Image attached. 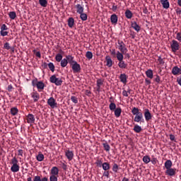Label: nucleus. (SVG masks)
Masks as SVG:
<instances>
[{"instance_id": "nucleus-1", "label": "nucleus", "mask_w": 181, "mask_h": 181, "mask_svg": "<svg viewBox=\"0 0 181 181\" xmlns=\"http://www.w3.org/2000/svg\"><path fill=\"white\" fill-rule=\"evenodd\" d=\"M132 114L134 116V122H138L139 124H141L145 122V119H144V114L141 112V110L138 107H133L132 110Z\"/></svg>"}, {"instance_id": "nucleus-2", "label": "nucleus", "mask_w": 181, "mask_h": 181, "mask_svg": "<svg viewBox=\"0 0 181 181\" xmlns=\"http://www.w3.org/2000/svg\"><path fill=\"white\" fill-rule=\"evenodd\" d=\"M117 59L119 62L117 66L119 69H127L128 67V64L124 61V55L119 51L117 52Z\"/></svg>"}, {"instance_id": "nucleus-3", "label": "nucleus", "mask_w": 181, "mask_h": 181, "mask_svg": "<svg viewBox=\"0 0 181 181\" xmlns=\"http://www.w3.org/2000/svg\"><path fill=\"white\" fill-rule=\"evenodd\" d=\"M18 163H19L18 158H16V157H13L11 159V164H13V165L11 167V170L13 173H16L21 168L19 167V165H18Z\"/></svg>"}, {"instance_id": "nucleus-4", "label": "nucleus", "mask_w": 181, "mask_h": 181, "mask_svg": "<svg viewBox=\"0 0 181 181\" xmlns=\"http://www.w3.org/2000/svg\"><path fill=\"white\" fill-rule=\"evenodd\" d=\"M32 86L33 87H37L39 92L42 91V90H45V83L38 81L37 78L33 79L32 81Z\"/></svg>"}, {"instance_id": "nucleus-5", "label": "nucleus", "mask_w": 181, "mask_h": 181, "mask_svg": "<svg viewBox=\"0 0 181 181\" xmlns=\"http://www.w3.org/2000/svg\"><path fill=\"white\" fill-rule=\"evenodd\" d=\"M117 45H119L118 49L119 50V53H121L122 56H124V54H125V53L128 52V49L125 45V43H124V41L118 40Z\"/></svg>"}, {"instance_id": "nucleus-6", "label": "nucleus", "mask_w": 181, "mask_h": 181, "mask_svg": "<svg viewBox=\"0 0 181 181\" xmlns=\"http://www.w3.org/2000/svg\"><path fill=\"white\" fill-rule=\"evenodd\" d=\"M49 81L52 83V84H55V86H62V84H63L62 78L56 77V75L51 76Z\"/></svg>"}, {"instance_id": "nucleus-7", "label": "nucleus", "mask_w": 181, "mask_h": 181, "mask_svg": "<svg viewBox=\"0 0 181 181\" xmlns=\"http://www.w3.org/2000/svg\"><path fill=\"white\" fill-rule=\"evenodd\" d=\"M71 67L73 73H80L81 71V66L77 63V62H74V64H71Z\"/></svg>"}, {"instance_id": "nucleus-8", "label": "nucleus", "mask_w": 181, "mask_h": 181, "mask_svg": "<svg viewBox=\"0 0 181 181\" xmlns=\"http://www.w3.org/2000/svg\"><path fill=\"white\" fill-rule=\"evenodd\" d=\"M171 49L173 53H176L179 50V42L175 40H173L172 43L170 44Z\"/></svg>"}, {"instance_id": "nucleus-9", "label": "nucleus", "mask_w": 181, "mask_h": 181, "mask_svg": "<svg viewBox=\"0 0 181 181\" xmlns=\"http://www.w3.org/2000/svg\"><path fill=\"white\" fill-rule=\"evenodd\" d=\"M65 156L68 160H73V158H74V152L70 149H66L65 150Z\"/></svg>"}, {"instance_id": "nucleus-10", "label": "nucleus", "mask_w": 181, "mask_h": 181, "mask_svg": "<svg viewBox=\"0 0 181 181\" xmlns=\"http://www.w3.org/2000/svg\"><path fill=\"white\" fill-rule=\"evenodd\" d=\"M47 104L52 108H56V107H57V103H56V100L53 97H51L47 100Z\"/></svg>"}, {"instance_id": "nucleus-11", "label": "nucleus", "mask_w": 181, "mask_h": 181, "mask_svg": "<svg viewBox=\"0 0 181 181\" xmlns=\"http://www.w3.org/2000/svg\"><path fill=\"white\" fill-rule=\"evenodd\" d=\"M177 169L176 168H168V170H166L165 171V174L167 175V176H171V177H173V176H176V172H177Z\"/></svg>"}, {"instance_id": "nucleus-12", "label": "nucleus", "mask_w": 181, "mask_h": 181, "mask_svg": "<svg viewBox=\"0 0 181 181\" xmlns=\"http://www.w3.org/2000/svg\"><path fill=\"white\" fill-rule=\"evenodd\" d=\"M171 73L173 76H181V67L177 66H173Z\"/></svg>"}, {"instance_id": "nucleus-13", "label": "nucleus", "mask_w": 181, "mask_h": 181, "mask_svg": "<svg viewBox=\"0 0 181 181\" xmlns=\"http://www.w3.org/2000/svg\"><path fill=\"white\" fill-rule=\"evenodd\" d=\"M144 118L146 121V122L151 121L152 119V114L151 113V111H149V109H145L144 110Z\"/></svg>"}, {"instance_id": "nucleus-14", "label": "nucleus", "mask_w": 181, "mask_h": 181, "mask_svg": "<svg viewBox=\"0 0 181 181\" xmlns=\"http://www.w3.org/2000/svg\"><path fill=\"white\" fill-rule=\"evenodd\" d=\"M119 78L123 84H127V80H128V76L125 74H121L120 76H119Z\"/></svg>"}, {"instance_id": "nucleus-15", "label": "nucleus", "mask_w": 181, "mask_h": 181, "mask_svg": "<svg viewBox=\"0 0 181 181\" xmlns=\"http://www.w3.org/2000/svg\"><path fill=\"white\" fill-rule=\"evenodd\" d=\"M160 2L164 9H169V7L170 6L169 0H160Z\"/></svg>"}, {"instance_id": "nucleus-16", "label": "nucleus", "mask_w": 181, "mask_h": 181, "mask_svg": "<svg viewBox=\"0 0 181 181\" xmlns=\"http://www.w3.org/2000/svg\"><path fill=\"white\" fill-rule=\"evenodd\" d=\"M104 84V80L102 78H98L96 81V86H97V91L100 93L101 91V86Z\"/></svg>"}, {"instance_id": "nucleus-17", "label": "nucleus", "mask_w": 181, "mask_h": 181, "mask_svg": "<svg viewBox=\"0 0 181 181\" xmlns=\"http://www.w3.org/2000/svg\"><path fill=\"white\" fill-rule=\"evenodd\" d=\"M26 117L28 124H35V115L28 114Z\"/></svg>"}, {"instance_id": "nucleus-18", "label": "nucleus", "mask_w": 181, "mask_h": 181, "mask_svg": "<svg viewBox=\"0 0 181 181\" xmlns=\"http://www.w3.org/2000/svg\"><path fill=\"white\" fill-rule=\"evenodd\" d=\"M131 26L133 29H134V30H136V32H139V30H141V26L138 25L136 21L132 22Z\"/></svg>"}, {"instance_id": "nucleus-19", "label": "nucleus", "mask_w": 181, "mask_h": 181, "mask_svg": "<svg viewBox=\"0 0 181 181\" xmlns=\"http://www.w3.org/2000/svg\"><path fill=\"white\" fill-rule=\"evenodd\" d=\"M31 97L33 98L34 103H37V101H39V98H40V95L35 91L31 93Z\"/></svg>"}, {"instance_id": "nucleus-20", "label": "nucleus", "mask_w": 181, "mask_h": 181, "mask_svg": "<svg viewBox=\"0 0 181 181\" xmlns=\"http://www.w3.org/2000/svg\"><path fill=\"white\" fill-rule=\"evenodd\" d=\"M50 175L52 176H59V168L56 166L51 169Z\"/></svg>"}, {"instance_id": "nucleus-21", "label": "nucleus", "mask_w": 181, "mask_h": 181, "mask_svg": "<svg viewBox=\"0 0 181 181\" xmlns=\"http://www.w3.org/2000/svg\"><path fill=\"white\" fill-rule=\"evenodd\" d=\"M172 166H173V163H172V160H167L164 163V168L168 170V169H171Z\"/></svg>"}, {"instance_id": "nucleus-22", "label": "nucleus", "mask_w": 181, "mask_h": 181, "mask_svg": "<svg viewBox=\"0 0 181 181\" xmlns=\"http://www.w3.org/2000/svg\"><path fill=\"white\" fill-rule=\"evenodd\" d=\"M110 21L112 25H117L118 23V16L116 14H112L110 16Z\"/></svg>"}, {"instance_id": "nucleus-23", "label": "nucleus", "mask_w": 181, "mask_h": 181, "mask_svg": "<svg viewBox=\"0 0 181 181\" xmlns=\"http://www.w3.org/2000/svg\"><path fill=\"white\" fill-rule=\"evenodd\" d=\"M66 59L67 60L68 63L71 66V64L76 63V61L74 60V57L71 55L66 56Z\"/></svg>"}, {"instance_id": "nucleus-24", "label": "nucleus", "mask_w": 181, "mask_h": 181, "mask_svg": "<svg viewBox=\"0 0 181 181\" xmlns=\"http://www.w3.org/2000/svg\"><path fill=\"white\" fill-rule=\"evenodd\" d=\"M105 60H106V66L107 67H112V59H111V57L107 56L105 57Z\"/></svg>"}, {"instance_id": "nucleus-25", "label": "nucleus", "mask_w": 181, "mask_h": 181, "mask_svg": "<svg viewBox=\"0 0 181 181\" xmlns=\"http://www.w3.org/2000/svg\"><path fill=\"white\" fill-rule=\"evenodd\" d=\"M33 181H49L47 177H44L42 178L40 177L39 175H36L33 178Z\"/></svg>"}, {"instance_id": "nucleus-26", "label": "nucleus", "mask_w": 181, "mask_h": 181, "mask_svg": "<svg viewBox=\"0 0 181 181\" xmlns=\"http://www.w3.org/2000/svg\"><path fill=\"white\" fill-rule=\"evenodd\" d=\"M122 112V109L121 107H117L115 110V116L116 118H119L121 117V113Z\"/></svg>"}, {"instance_id": "nucleus-27", "label": "nucleus", "mask_w": 181, "mask_h": 181, "mask_svg": "<svg viewBox=\"0 0 181 181\" xmlns=\"http://www.w3.org/2000/svg\"><path fill=\"white\" fill-rule=\"evenodd\" d=\"M75 7L77 9V13H83V12H84V7H83V6H81V4H76Z\"/></svg>"}, {"instance_id": "nucleus-28", "label": "nucleus", "mask_w": 181, "mask_h": 181, "mask_svg": "<svg viewBox=\"0 0 181 181\" xmlns=\"http://www.w3.org/2000/svg\"><path fill=\"white\" fill-rule=\"evenodd\" d=\"M125 16L127 19H132V16H134V14L132 13V11H131V10H126L125 13Z\"/></svg>"}, {"instance_id": "nucleus-29", "label": "nucleus", "mask_w": 181, "mask_h": 181, "mask_svg": "<svg viewBox=\"0 0 181 181\" xmlns=\"http://www.w3.org/2000/svg\"><path fill=\"white\" fill-rule=\"evenodd\" d=\"M146 76L148 78H153V71H152V69H148L146 71Z\"/></svg>"}, {"instance_id": "nucleus-30", "label": "nucleus", "mask_w": 181, "mask_h": 181, "mask_svg": "<svg viewBox=\"0 0 181 181\" xmlns=\"http://www.w3.org/2000/svg\"><path fill=\"white\" fill-rule=\"evenodd\" d=\"M133 130L134 131V132H136V134H139V132H142V127H141V126L136 124L134 127Z\"/></svg>"}, {"instance_id": "nucleus-31", "label": "nucleus", "mask_w": 181, "mask_h": 181, "mask_svg": "<svg viewBox=\"0 0 181 181\" xmlns=\"http://www.w3.org/2000/svg\"><path fill=\"white\" fill-rule=\"evenodd\" d=\"M68 26H69V28H73V26H74V18H73V17L68 19Z\"/></svg>"}, {"instance_id": "nucleus-32", "label": "nucleus", "mask_w": 181, "mask_h": 181, "mask_svg": "<svg viewBox=\"0 0 181 181\" xmlns=\"http://www.w3.org/2000/svg\"><path fill=\"white\" fill-rule=\"evenodd\" d=\"M36 159L37 160H38V162H42L43 159H45V155H43V153H39L38 155L36 156Z\"/></svg>"}, {"instance_id": "nucleus-33", "label": "nucleus", "mask_w": 181, "mask_h": 181, "mask_svg": "<svg viewBox=\"0 0 181 181\" xmlns=\"http://www.w3.org/2000/svg\"><path fill=\"white\" fill-rule=\"evenodd\" d=\"M18 112H19V110H18V107H12L11 109V115L15 116V115H16L18 114Z\"/></svg>"}, {"instance_id": "nucleus-34", "label": "nucleus", "mask_w": 181, "mask_h": 181, "mask_svg": "<svg viewBox=\"0 0 181 181\" xmlns=\"http://www.w3.org/2000/svg\"><path fill=\"white\" fill-rule=\"evenodd\" d=\"M39 4L42 8L47 6V0H39Z\"/></svg>"}, {"instance_id": "nucleus-35", "label": "nucleus", "mask_w": 181, "mask_h": 181, "mask_svg": "<svg viewBox=\"0 0 181 181\" xmlns=\"http://www.w3.org/2000/svg\"><path fill=\"white\" fill-rule=\"evenodd\" d=\"M102 168L103 169V170H110V163H103V164L102 165Z\"/></svg>"}, {"instance_id": "nucleus-36", "label": "nucleus", "mask_w": 181, "mask_h": 181, "mask_svg": "<svg viewBox=\"0 0 181 181\" xmlns=\"http://www.w3.org/2000/svg\"><path fill=\"white\" fill-rule=\"evenodd\" d=\"M103 146L105 151H106V152H110V149H111V146H110L108 143H103Z\"/></svg>"}, {"instance_id": "nucleus-37", "label": "nucleus", "mask_w": 181, "mask_h": 181, "mask_svg": "<svg viewBox=\"0 0 181 181\" xmlns=\"http://www.w3.org/2000/svg\"><path fill=\"white\" fill-rule=\"evenodd\" d=\"M8 16L10 18V19H11L12 21H13V19H15L16 18V12L15 11H11L8 13Z\"/></svg>"}, {"instance_id": "nucleus-38", "label": "nucleus", "mask_w": 181, "mask_h": 181, "mask_svg": "<svg viewBox=\"0 0 181 181\" xmlns=\"http://www.w3.org/2000/svg\"><path fill=\"white\" fill-rule=\"evenodd\" d=\"M143 162H144V163H149V162H151V157H149V156H144L143 157Z\"/></svg>"}, {"instance_id": "nucleus-39", "label": "nucleus", "mask_w": 181, "mask_h": 181, "mask_svg": "<svg viewBox=\"0 0 181 181\" xmlns=\"http://www.w3.org/2000/svg\"><path fill=\"white\" fill-rule=\"evenodd\" d=\"M109 109L110 111H115L117 109V105L115 103H112L109 105Z\"/></svg>"}, {"instance_id": "nucleus-40", "label": "nucleus", "mask_w": 181, "mask_h": 181, "mask_svg": "<svg viewBox=\"0 0 181 181\" xmlns=\"http://www.w3.org/2000/svg\"><path fill=\"white\" fill-rule=\"evenodd\" d=\"M67 64H69V62L67 61L66 59H63L62 60H61V66L62 67H66V66H67Z\"/></svg>"}, {"instance_id": "nucleus-41", "label": "nucleus", "mask_w": 181, "mask_h": 181, "mask_svg": "<svg viewBox=\"0 0 181 181\" xmlns=\"http://www.w3.org/2000/svg\"><path fill=\"white\" fill-rule=\"evenodd\" d=\"M56 62H60L63 59V56L61 54H57L55 56Z\"/></svg>"}, {"instance_id": "nucleus-42", "label": "nucleus", "mask_w": 181, "mask_h": 181, "mask_svg": "<svg viewBox=\"0 0 181 181\" xmlns=\"http://www.w3.org/2000/svg\"><path fill=\"white\" fill-rule=\"evenodd\" d=\"M48 67H49V70H51V71L52 73L54 72V64H53V62H49L48 64Z\"/></svg>"}, {"instance_id": "nucleus-43", "label": "nucleus", "mask_w": 181, "mask_h": 181, "mask_svg": "<svg viewBox=\"0 0 181 181\" xmlns=\"http://www.w3.org/2000/svg\"><path fill=\"white\" fill-rule=\"evenodd\" d=\"M79 15L81 21H87V15L84 12L79 13Z\"/></svg>"}, {"instance_id": "nucleus-44", "label": "nucleus", "mask_w": 181, "mask_h": 181, "mask_svg": "<svg viewBox=\"0 0 181 181\" xmlns=\"http://www.w3.org/2000/svg\"><path fill=\"white\" fill-rule=\"evenodd\" d=\"M86 57H87L89 60H91V59H93V52L90 51L86 52Z\"/></svg>"}, {"instance_id": "nucleus-45", "label": "nucleus", "mask_w": 181, "mask_h": 181, "mask_svg": "<svg viewBox=\"0 0 181 181\" xmlns=\"http://www.w3.org/2000/svg\"><path fill=\"white\" fill-rule=\"evenodd\" d=\"M95 165H96V166H98L99 168L103 167V160H101L100 159L97 160L95 162Z\"/></svg>"}, {"instance_id": "nucleus-46", "label": "nucleus", "mask_w": 181, "mask_h": 181, "mask_svg": "<svg viewBox=\"0 0 181 181\" xmlns=\"http://www.w3.org/2000/svg\"><path fill=\"white\" fill-rule=\"evenodd\" d=\"M71 101H72V103H74V104H78V99H77V98L76 96H71Z\"/></svg>"}, {"instance_id": "nucleus-47", "label": "nucleus", "mask_w": 181, "mask_h": 181, "mask_svg": "<svg viewBox=\"0 0 181 181\" xmlns=\"http://www.w3.org/2000/svg\"><path fill=\"white\" fill-rule=\"evenodd\" d=\"M4 49H6V50H10L11 44H9V42H5L4 45Z\"/></svg>"}, {"instance_id": "nucleus-48", "label": "nucleus", "mask_w": 181, "mask_h": 181, "mask_svg": "<svg viewBox=\"0 0 181 181\" xmlns=\"http://www.w3.org/2000/svg\"><path fill=\"white\" fill-rule=\"evenodd\" d=\"M154 81L158 84H160V76L159 75H156V78H154Z\"/></svg>"}, {"instance_id": "nucleus-49", "label": "nucleus", "mask_w": 181, "mask_h": 181, "mask_svg": "<svg viewBox=\"0 0 181 181\" xmlns=\"http://www.w3.org/2000/svg\"><path fill=\"white\" fill-rule=\"evenodd\" d=\"M112 170L115 173H117V172H118V164H117V163L113 164Z\"/></svg>"}, {"instance_id": "nucleus-50", "label": "nucleus", "mask_w": 181, "mask_h": 181, "mask_svg": "<svg viewBox=\"0 0 181 181\" xmlns=\"http://www.w3.org/2000/svg\"><path fill=\"white\" fill-rule=\"evenodd\" d=\"M57 175H50L49 181H57Z\"/></svg>"}, {"instance_id": "nucleus-51", "label": "nucleus", "mask_w": 181, "mask_h": 181, "mask_svg": "<svg viewBox=\"0 0 181 181\" xmlns=\"http://www.w3.org/2000/svg\"><path fill=\"white\" fill-rule=\"evenodd\" d=\"M110 54L113 57L117 58V52L115 51V49H110Z\"/></svg>"}, {"instance_id": "nucleus-52", "label": "nucleus", "mask_w": 181, "mask_h": 181, "mask_svg": "<svg viewBox=\"0 0 181 181\" xmlns=\"http://www.w3.org/2000/svg\"><path fill=\"white\" fill-rule=\"evenodd\" d=\"M175 39L181 43V33H177V35L175 37Z\"/></svg>"}, {"instance_id": "nucleus-53", "label": "nucleus", "mask_w": 181, "mask_h": 181, "mask_svg": "<svg viewBox=\"0 0 181 181\" xmlns=\"http://www.w3.org/2000/svg\"><path fill=\"white\" fill-rule=\"evenodd\" d=\"M8 32L6 30L0 31V35H1V36H3V37L8 36Z\"/></svg>"}, {"instance_id": "nucleus-54", "label": "nucleus", "mask_w": 181, "mask_h": 181, "mask_svg": "<svg viewBox=\"0 0 181 181\" xmlns=\"http://www.w3.org/2000/svg\"><path fill=\"white\" fill-rule=\"evenodd\" d=\"M9 28H8V26H6L5 24H3L1 26V31H4V30H8Z\"/></svg>"}, {"instance_id": "nucleus-55", "label": "nucleus", "mask_w": 181, "mask_h": 181, "mask_svg": "<svg viewBox=\"0 0 181 181\" xmlns=\"http://www.w3.org/2000/svg\"><path fill=\"white\" fill-rule=\"evenodd\" d=\"M158 62L159 64H165V62H163V59H162V57H158Z\"/></svg>"}, {"instance_id": "nucleus-56", "label": "nucleus", "mask_w": 181, "mask_h": 181, "mask_svg": "<svg viewBox=\"0 0 181 181\" xmlns=\"http://www.w3.org/2000/svg\"><path fill=\"white\" fill-rule=\"evenodd\" d=\"M117 9H118V6H116L115 4H113L112 10L113 11V12H115Z\"/></svg>"}, {"instance_id": "nucleus-57", "label": "nucleus", "mask_w": 181, "mask_h": 181, "mask_svg": "<svg viewBox=\"0 0 181 181\" xmlns=\"http://www.w3.org/2000/svg\"><path fill=\"white\" fill-rule=\"evenodd\" d=\"M157 159H156V158H153L152 159H151V160H150V162H151V163L153 164V165H156V162H157Z\"/></svg>"}, {"instance_id": "nucleus-58", "label": "nucleus", "mask_w": 181, "mask_h": 181, "mask_svg": "<svg viewBox=\"0 0 181 181\" xmlns=\"http://www.w3.org/2000/svg\"><path fill=\"white\" fill-rule=\"evenodd\" d=\"M18 156H23V150L19 149L18 151Z\"/></svg>"}, {"instance_id": "nucleus-59", "label": "nucleus", "mask_w": 181, "mask_h": 181, "mask_svg": "<svg viewBox=\"0 0 181 181\" xmlns=\"http://www.w3.org/2000/svg\"><path fill=\"white\" fill-rule=\"evenodd\" d=\"M16 47V45H14L12 47H11L10 50H11V53H15V48Z\"/></svg>"}, {"instance_id": "nucleus-60", "label": "nucleus", "mask_w": 181, "mask_h": 181, "mask_svg": "<svg viewBox=\"0 0 181 181\" xmlns=\"http://www.w3.org/2000/svg\"><path fill=\"white\" fill-rule=\"evenodd\" d=\"M62 168L64 170H67V165L64 164V163H62Z\"/></svg>"}, {"instance_id": "nucleus-61", "label": "nucleus", "mask_w": 181, "mask_h": 181, "mask_svg": "<svg viewBox=\"0 0 181 181\" xmlns=\"http://www.w3.org/2000/svg\"><path fill=\"white\" fill-rule=\"evenodd\" d=\"M175 12H176L177 15H181V9H180V8H177L175 9Z\"/></svg>"}, {"instance_id": "nucleus-62", "label": "nucleus", "mask_w": 181, "mask_h": 181, "mask_svg": "<svg viewBox=\"0 0 181 181\" xmlns=\"http://www.w3.org/2000/svg\"><path fill=\"white\" fill-rule=\"evenodd\" d=\"M177 83H178L179 86H181V76H180L177 78Z\"/></svg>"}, {"instance_id": "nucleus-63", "label": "nucleus", "mask_w": 181, "mask_h": 181, "mask_svg": "<svg viewBox=\"0 0 181 181\" xmlns=\"http://www.w3.org/2000/svg\"><path fill=\"white\" fill-rule=\"evenodd\" d=\"M170 141H175L176 138L175 137V135L170 134Z\"/></svg>"}, {"instance_id": "nucleus-64", "label": "nucleus", "mask_w": 181, "mask_h": 181, "mask_svg": "<svg viewBox=\"0 0 181 181\" xmlns=\"http://www.w3.org/2000/svg\"><path fill=\"white\" fill-rule=\"evenodd\" d=\"M122 95H124V97H128V92L127 90H123Z\"/></svg>"}]
</instances>
